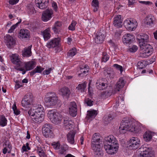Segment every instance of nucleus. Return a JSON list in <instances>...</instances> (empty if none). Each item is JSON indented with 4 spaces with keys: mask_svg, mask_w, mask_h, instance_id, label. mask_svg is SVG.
Instances as JSON below:
<instances>
[{
    "mask_svg": "<svg viewBox=\"0 0 157 157\" xmlns=\"http://www.w3.org/2000/svg\"><path fill=\"white\" fill-rule=\"evenodd\" d=\"M139 2L141 4L145 5H151L152 4V3L150 1H139Z\"/></svg>",
    "mask_w": 157,
    "mask_h": 157,
    "instance_id": "052dcab7",
    "label": "nucleus"
},
{
    "mask_svg": "<svg viewBox=\"0 0 157 157\" xmlns=\"http://www.w3.org/2000/svg\"><path fill=\"white\" fill-rule=\"evenodd\" d=\"M113 118L112 115L110 114L108 115H106L103 117L104 121L106 123H107L111 121Z\"/></svg>",
    "mask_w": 157,
    "mask_h": 157,
    "instance_id": "37998d69",
    "label": "nucleus"
},
{
    "mask_svg": "<svg viewBox=\"0 0 157 157\" xmlns=\"http://www.w3.org/2000/svg\"><path fill=\"white\" fill-rule=\"evenodd\" d=\"M52 125L49 123L44 124L42 128V132L44 136L46 138H52L54 134L52 130Z\"/></svg>",
    "mask_w": 157,
    "mask_h": 157,
    "instance_id": "6e6552de",
    "label": "nucleus"
},
{
    "mask_svg": "<svg viewBox=\"0 0 157 157\" xmlns=\"http://www.w3.org/2000/svg\"><path fill=\"white\" fill-rule=\"evenodd\" d=\"M26 71H30L33 69L35 66V62L33 61L23 62L22 66H24Z\"/></svg>",
    "mask_w": 157,
    "mask_h": 157,
    "instance_id": "b1692460",
    "label": "nucleus"
},
{
    "mask_svg": "<svg viewBox=\"0 0 157 157\" xmlns=\"http://www.w3.org/2000/svg\"><path fill=\"white\" fill-rule=\"evenodd\" d=\"M62 23L60 21L56 22L52 27V29L55 33H59L62 28Z\"/></svg>",
    "mask_w": 157,
    "mask_h": 157,
    "instance_id": "bb28decb",
    "label": "nucleus"
},
{
    "mask_svg": "<svg viewBox=\"0 0 157 157\" xmlns=\"http://www.w3.org/2000/svg\"><path fill=\"white\" fill-rule=\"evenodd\" d=\"M77 24L76 22L74 21H73L71 24L68 27V29L71 30L73 31L75 30V26Z\"/></svg>",
    "mask_w": 157,
    "mask_h": 157,
    "instance_id": "a18cd8bd",
    "label": "nucleus"
},
{
    "mask_svg": "<svg viewBox=\"0 0 157 157\" xmlns=\"http://www.w3.org/2000/svg\"><path fill=\"white\" fill-rule=\"evenodd\" d=\"M59 92L63 97L68 98L71 93L69 89L67 87H63L59 90Z\"/></svg>",
    "mask_w": 157,
    "mask_h": 157,
    "instance_id": "2f4dec72",
    "label": "nucleus"
},
{
    "mask_svg": "<svg viewBox=\"0 0 157 157\" xmlns=\"http://www.w3.org/2000/svg\"><path fill=\"white\" fill-rule=\"evenodd\" d=\"M33 123L38 124L41 123L44 120V114H37L33 113H28Z\"/></svg>",
    "mask_w": 157,
    "mask_h": 157,
    "instance_id": "1a4fd4ad",
    "label": "nucleus"
},
{
    "mask_svg": "<svg viewBox=\"0 0 157 157\" xmlns=\"http://www.w3.org/2000/svg\"><path fill=\"white\" fill-rule=\"evenodd\" d=\"M10 59L13 63L16 64L19 67L22 66V65L23 64V62L17 54H12L10 56Z\"/></svg>",
    "mask_w": 157,
    "mask_h": 157,
    "instance_id": "ddd939ff",
    "label": "nucleus"
},
{
    "mask_svg": "<svg viewBox=\"0 0 157 157\" xmlns=\"http://www.w3.org/2000/svg\"><path fill=\"white\" fill-rule=\"evenodd\" d=\"M38 154L40 157H47V155L44 152V151L40 152Z\"/></svg>",
    "mask_w": 157,
    "mask_h": 157,
    "instance_id": "338daca9",
    "label": "nucleus"
},
{
    "mask_svg": "<svg viewBox=\"0 0 157 157\" xmlns=\"http://www.w3.org/2000/svg\"><path fill=\"white\" fill-rule=\"evenodd\" d=\"M59 42V39L55 38L48 42L46 46L49 48H56L58 46Z\"/></svg>",
    "mask_w": 157,
    "mask_h": 157,
    "instance_id": "412c9836",
    "label": "nucleus"
},
{
    "mask_svg": "<svg viewBox=\"0 0 157 157\" xmlns=\"http://www.w3.org/2000/svg\"><path fill=\"white\" fill-rule=\"evenodd\" d=\"M44 101L48 106L51 107L55 106L58 102L59 100L55 93L50 92L46 96Z\"/></svg>",
    "mask_w": 157,
    "mask_h": 157,
    "instance_id": "20e7f679",
    "label": "nucleus"
},
{
    "mask_svg": "<svg viewBox=\"0 0 157 157\" xmlns=\"http://www.w3.org/2000/svg\"><path fill=\"white\" fill-rule=\"evenodd\" d=\"M123 78H120L116 85V87L120 89L123 87L125 84Z\"/></svg>",
    "mask_w": 157,
    "mask_h": 157,
    "instance_id": "58836bf2",
    "label": "nucleus"
},
{
    "mask_svg": "<svg viewBox=\"0 0 157 157\" xmlns=\"http://www.w3.org/2000/svg\"><path fill=\"white\" fill-rule=\"evenodd\" d=\"M140 130V128L138 126H135L134 123H133L132 127L130 128L129 131L132 132H138Z\"/></svg>",
    "mask_w": 157,
    "mask_h": 157,
    "instance_id": "79ce46f5",
    "label": "nucleus"
},
{
    "mask_svg": "<svg viewBox=\"0 0 157 157\" xmlns=\"http://www.w3.org/2000/svg\"><path fill=\"white\" fill-rule=\"evenodd\" d=\"M89 71V67L87 65H81L79 67V70L78 71V75L79 76L83 77L87 75Z\"/></svg>",
    "mask_w": 157,
    "mask_h": 157,
    "instance_id": "a211bd4d",
    "label": "nucleus"
},
{
    "mask_svg": "<svg viewBox=\"0 0 157 157\" xmlns=\"http://www.w3.org/2000/svg\"><path fill=\"white\" fill-rule=\"evenodd\" d=\"M36 150L37 154L40 153V152L44 151L43 148L39 145L37 146Z\"/></svg>",
    "mask_w": 157,
    "mask_h": 157,
    "instance_id": "69168bd1",
    "label": "nucleus"
},
{
    "mask_svg": "<svg viewBox=\"0 0 157 157\" xmlns=\"http://www.w3.org/2000/svg\"><path fill=\"white\" fill-rule=\"evenodd\" d=\"M104 141V148L106 152L110 155L116 154L118 148V144L116 139L113 135L105 138Z\"/></svg>",
    "mask_w": 157,
    "mask_h": 157,
    "instance_id": "f03ea898",
    "label": "nucleus"
},
{
    "mask_svg": "<svg viewBox=\"0 0 157 157\" xmlns=\"http://www.w3.org/2000/svg\"><path fill=\"white\" fill-rule=\"evenodd\" d=\"M19 0H9V3L11 5L16 4L18 2Z\"/></svg>",
    "mask_w": 157,
    "mask_h": 157,
    "instance_id": "680f3d73",
    "label": "nucleus"
},
{
    "mask_svg": "<svg viewBox=\"0 0 157 157\" xmlns=\"http://www.w3.org/2000/svg\"><path fill=\"white\" fill-rule=\"evenodd\" d=\"M7 120L4 115H0V126L3 127L7 124Z\"/></svg>",
    "mask_w": 157,
    "mask_h": 157,
    "instance_id": "c9c22d12",
    "label": "nucleus"
},
{
    "mask_svg": "<svg viewBox=\"0 0 157 157\" xmlns=\"http://www.w3.org/2000/svg\"><path fill=\"white\" fill-rule=\"evenodd\" d=\"M53 13L51 9H48L44 11L42 16V20L44 22H47L50 20L52 17Z\"/></svg>",
    "mask_w": 157,
    "mask_h": 157,
    "instance_id": "f8f14e48",
    "label": "nucleus"
},
{
    "mask_svg": "<svg viewBox=\"0 0 157 157\" xmlns=\"http://www.w3.org/2000/svg\"><path fill=\"white\" fill-rule=\"evenodd\" d=\"M132 122L130 120H123L119 128V131L121 133H124L127 131H129L132 127Z\"/></svg>",
    "mask_w": 157,
    "mask_h": 157,
    "instance_id": "423d86ee",
    "label": "nucleus"
},
{
    "mask_svg": "<svg viewBox=\"0 0 157 157\" xmlns=\"http://www.w3.org/2000/svg\"><path fill=\"white\" fill-rule=\"evenodd\" d=\"M75 132L74 131H71L67 135V139L68 142L71 144H74V137Z\"/></svg>",
    "mask_w": 157,
    "mask_h": 157,
    "instance_id": "c756f323",
    "label": "nucleus"
},
{
    "mask_svg": "<svg viewBox=\"0 0 157 157\" xmlns=\"http://www.w3.org/2000/svg\"><path fill=\"white\" fill-rule=\"evenodd\" d=\"M44 110V108L41 105H38V107L35 109H31L28 113H31L32 112L33 113H37V114H44L43 111Z\"/></svg>",
    "mask_w": 157,
    "mask_h": 157,
    "instance_id": "7c9ffc66",
    "label": "nucleus"
},
{
    "mask_svg": "<svg viewBox=\"0 0 157 157\" xmlns=\"http://www.w3.org/2000/svg\"><path fill=\"white\" fill-rule=\"evenodd\" d=\"M48 0H36V4L37 7L41 9L46 8L48 5Z\"/></svg>",
    "mask_w": 157,
    "mask_h": 157,
    "instance_id": "6ab92c4d",
    "label": "nucleus"
},
{
    "mask_svg": "<svg viewBox=\"0 0 157 157\" xmlns=\"http://www.w3.org/2000/svg\"><path fill=\"white\" fill-rule=\"evenodd\" d=\"M137 47L136 45H134L129 48V50L130 52H134L137 50Z\"/></svg>",
    "mask_w": 157,
    "mask_h": 157,
    "instance_id": "5fc2aeb1",
    "label": "nucleus"
},
{
    "mask_svg": "<svg viewBox=\"0 0 157 157\" xmlns=\"http://www.w3.org/2000/svg\"><path fill=\"white\" fill-rule=\"evenodd\" d=\"M155 135V133L152 132L148 131L144 132L143 135V138L146 142L151 141L152 137Z\"/></svg>",
    "mask_w": 157,
    "mask_h": 157,
    "instance_id": "393cba45",
    "label": "nucleus"
},
{
    "mask_svg": "<svg viewBox=\"0 0 157 157\" xmlns=\"http://www.w3.org/2000/svg\"><path fill=\"white\" fill-rule=\"evenodd\" d=\"M30 32L26 29H21L18 34V37L21 39H25L29 38Z\"/></svg>",
    "mask_w": 157,
    "mask_h": 157,
    "instance_id": "aec40b11",
    "label": "nucleus"
},
{
    "mask_svg": "<svg viewBox=\"0 0 157 157\" xmlns=\"http://www.w3.org/2000/svg\"><path fill=\"white\" fill-rule=\"evenodd\" d=\"M50 33V28L47 29L42 33V35L45 40H47L50 38L51 36Z\"/></svg>",
    "mask_w": 157,
    "mask_h": 157,
    "instance_id": "72a5a7b5",
    "label": "nucleus"
},
{
    "mask_svg": "<svg viewBox=\"0 0 157 157\" xmlns=\"http://www.w3.org/2000/svg\"><path fill=\"white\" fill-rule=\"evenodd\" d=\"M33 96L31 93H28L24 96L21 101L22 105L24 107H27L32 103Z\"/></svg>",
    "mask_w": 157,
    "mask_h": 157,
    "instance_id": "9d476101",
    "label": "nucleus"
},
{
    "mask_svg": "<svg viewBox=\"0 0 157 157\" xmlns=\"http://www.w3.org/2000/svg\"><path fill=\"white\" fill-rule=\"evenodd\" d=\"M76 53V49L74 48L69 51L67 53V56H69L72 57L74 56Z\"/></svg>",
    "mask_w": 157,
    "mask_h": 157,
    "instance_id": "c03bdc74",
    "label": "nucleus"
},
{
    "mask_svg": "<svg viewBox=\"0 0 157 157\" xmlns=\"http://www.w3.org/2000/svg\"><path fill=\"white\" fill-rule=\"evenodd\" d=\"M109 56L107 53L105 52H103L101 56V62H106L109 59Z\"/></svg>",
    "mask_w": 157,
    "mask_h": 157,
    "instance_id": "ea45409f",
    "label": "nucleus"
},
{
    "mask_svg": "<svg viewBox=\"0 0 157 157\" xmlns=\"http://www.w3.org/2000/svg\"><path fill=\"white\" fill-rule=\"evenodd\" d=\"M63 124L64 128L66 129H70L72 128L73 122L70 119L66 118L63 121Z\"/></svg>",
    "mask_w": 157,
    "mask_h": 157,
    "instance_id": "c85d7f7f",
    "label": "nucleus"
},
{
    "mask_svg": "<svg viewBox=\"0 0 157 157\" xmlns=\"http://www.w3.org/2000/svg\"><path fill=\"white\" fill-rule=\"evenodd\" d=\"M85 101L88 106H91L93 105V101L88 98L86 99Z\"/></svg>",
    "mask_w": 157,
    "mask_h": 157,
    "instance_id": "6e6d98bb",
    "label": "nucleus"
},
{
    "mask_svg": "<svg viewBox=\"0 0 157 157\" xmlns=\"http://www.w3.org/2000/svg\"><path fill=\"white\" fill-rule=\"evenodd\" d=\"M135 40V37L133 35L130 34H126L124 35L122 38L123 43L125 45H129L131 44Z\"/></svg>",
    "mask_w": 157,
    "mask_h": 157,
    "instance_id": "4468645a",
    "label": "nucleus"
},
{
    "mask_svg": "<svg viewBox=\"0 0 157 157\" xmlns=\"http://www.w3.org/2000/svg\"><path fill=\"white\" fill-rule=\"evenodd\" d=\"M140 153L139 157H151V149L148 147L143 146L139 149Z\"/></svg>",
    "mask_w": 157,
    "mask_h": 157,
    "instance_id": "2eb2a0df",
    "label": "nucleus"
},
{
    "mask_svg": "<svg viewBox=\"0 0 157 157\" xmlns=\"http://www.w3.org/2000/svg\"><path fill=\"white\" fill-rule=\"evenodd\" d=\"M27 11L29 14H33L35 11L34 8L32 4H29L27 7Z\"/></svg>",
    "mask_w": 157,
    "mask_h": 157,
    "instance_id": "a19ab883",
    "label": "nucleus"
},
{
    "mask_svg": "<svg viewBox=\"0 0 157 157\" xmlns=\"http://www.w3.org/2000/svg\"><path fill=\"white\" fill-rule=\"evenodd\" d=\"M90 82L89 83V86H88V91L89 93V94L90 95H91L93 93V90H92V87H91L90 86Z\"/></svg>",
    "mask_w": 157,
    "mask_h": 157,
    "instance_id": "0e129e2a",
    "label": "nucleus"
},
{
    "mask_svg": "<svg viewBox=\"0 0 157 157\" xmlns=\"http://www.w3.org/2000/svg\"><path fill=\"white\" fill-rule=\"evenodd\" d=\"M17 27L16 24L12 26L10 28V29L8 30V33H11L13 32V31L15 29V28Z\"/></svg>",
    "mask_w": 157,
    "mask_h": 157,
    "instance_id": "bf43d9fd",
    "label": "nucleus"
},
{
    "mask_svg": "<svg viewBox=\"0 0 157 157\" xmlns=\"http://www.w3.org/2000/svg\"><path fill=\"white\" fill-rule=\"evenodd\" d=\"M48 116L51 121L56 124H59L62 120L61 115L54 110L49 111Z\"/></svg>",
    "mask_w": 157,
    "mask_h": 157,
    "instance_id": "39448f33",
    "label": "nucleus"
},
{
    "mask_svg": "<svg viewBox=\"0 0 157 157\" xmlns=\"http://www.w3.org/2000/svg\"><path fill=\"white\" fill-rule=\"evenodd\" d=\"M124 25L126 29L129 31L134 30L137 26V23L135 20L128 19L124 21Z\"/></svg>",
    "mask_w": 157,
    "mask_h": 157,
    "instance_id": "0eeeda50",
    "label": "nucleus"
},
{
    "mask_svg": "<svg viewBox=\"0 0 157 157\" xmlns=\"http://www.w3.org/2000/svg\"><path fill=\"white\" fill-rule=\"evenodd\" d=\"M120 89L118 87H116V86H115V87L114 89L111 92L110 91H109V93H112V94H114L117 92H119L120 91Z\"/></svg>",
    "mask_w": 157,
    "mask_h": 157,
    "instance_id": "e2e57ef3",
    "label": "nucleus"
},
{
    "mask_svg": "<svg viewBox=\"0 0 157 157\" xmlns=\"http://www.w3.org/2000/svg\"><path fill=\"white\" fill-rule=\"evenodd\" d=\"M44 69V68L40 66H37L34 70L30 72V75L31 76H33L36 73H41Z\"/></svg>",
    "mask_w": 157,
    "mask_h": 157,
    "instance_id": "f704fd0d",
    "label": "nucleus"
},
{
    "mask_svg": "<svg viewBox=\"0 0 157 157\" xmlns=\"http://www.w3.org/2000/svg\"><path fill=\"white\" fill-rule=\"evenodd\" d=\"M140 49L143 51V57H147L153 52L152 46L147 44L149 41L148 36L145 34L140 35V38H137Z\"/></svg>",
    "mask_w": 157,
    "mask_h": 157,
    "instance_id": "f257e3e1",
    "label": "nucleus"
},
{
    "mask_svg": "<svg viewBox=\"0 0 157 157\" xmlns=\"http://www.w3.org/2000/svg\"><path fill=\"white\" fill-rule=\"evenodd\" d=\"M87 82H84L82 83L78 84L76 89L81 92H85V90L86 87Z\"/></svg>",
    "mask_w": 157,
    "mask_h": 157,
    "instance_id": "e433bc0d",
    "label": "nucleus"
},
{
    "mask_svg": "<svg viewBox=\"0 0 157 157\" xmlns=\"http://www.w3.org/2000/svg\"><path fill=\"white\" fill-rule=\"evenodd\" d=\"M22 149L24 151H27V149L29 150H30V148L29 147V144L27 143L26 144V145H23L22 147Z\"/></svg>",
    "mask_w": 157,
    "mask_h": 157,
    "instance_id": "3c124183",
    "label": "nucleus"
},
{
    "mask_svg": "<svg viewBox=\"0 0 157 157\" xmlns=\"http://www.w3.org/2000/svg\"><path fill=\"white\" fill-rule=\"evenodd\" d=\"M146 20V24L150 26H152L154 23L155 19L154 16L149 15L147 17Z\"/></svg>",
    "mask_w": 157,
    "mask_h": 157,
    "instance_id": "473e14b6",
    "label": "nucleus"
},
{
    "mask_svg": "<svg viewBox=\"0 0 157 157\" xmlns=\"http://www.w3.org/2000/svg\"><path fill=\"white\" fill-rule=\"evenodd\" d=\"M87 112V117L89 119L94 118L98 113L97 111L94 110L88 111Z\"/></svg>",
    "mask_w": 157,
    "mask_h": 157,
    "instance_id": "4c0bfd02",
    "label": "nucleus"
},
{
    "mask_svg": "<svg viewBox=\"0 0 157 157\" xmlns=\"http://www.w3.org/2000/svg\"><path fill=\"white\" fill-rule=\"evenodd\" d=\"M32 45L25 47L22 51V54L24 57H29L32 55L31 49Z\"/></svg>",
    "mask_w": 157,
    "mask_h": 157,
    "instance_id": "cd10ccee",
    "label": "nucleus"
},
{
    "mask_svg": "<svg viewBox=\"0 0 157 157\" xmlns=\"http://www.w3.org/2000/svg\"><path fill=\"white\" fill-rule=\"evenodd\" d=\"M113 24L117 28H121L122 26V21L121 16L120 15H117L113 19Z\"/></svg>",
    "mask_w": 157,
    "mask_h": 157,
    "instance_id": "5701e85b",
    "label": "nucleus"
},
{
    "mask_svg": "<svg viewBox=\"0 0 157 157\" xmlns=\"http://www.w3.org/2000/svg\"><path fill=\"white\" fill-rule=\"evenodd\" d=\"M52 146L55 149H58L59 148L60 144L58 142H54L52 144Z\"/></svg>",
    "mask_w": 157,
    "mask_h": 157,
    "instance_id": "603ef678",
    "label": "nucleus"
},
{
    "mask_svg": "<svg viewBox=\"0 0 157 157\" xmlns=\"http://www.w3.org/2000/svg\"><path fill=\"white\" fill-rule=\"evenodd\" d=\"M98 134L95 133L94 134L91 140V147L92 149L96 153V155H101L102 152L101 148L100 145V136Z\"/></svg>",
    "mask_w": 157,
    "mask_h": 157,
    "instance_id": "7ed1b4c3",
    "label": "nucleus"
},
{
    "mask_svg": "<svg viewBox=\"0 0 157 157\" xmlns=\"http://www.w3.org/2000/svg\"><path fill=\"white\" fill-rule=\"evenodd\" d=\"M3 146L6 147L7 148H8L10 150L12 149L11 145L8 141L7 140L3 144Z\"/></svg>",
    "mask_w": 157,
    "mask_h": 157,
    "instance_id": "864d4df0",
    "label": "nucleus"
},
{
    "mask_svg": "<svg viewBox=\"0 0 157 157\" xmlns=\"http://www.w3.org/2000/svg\"><path fill=\"white\" fill-rule=\"evenodd\" d=\"M59 148V153L61 154H63L64 152L66 151V148L64 145H61Z\"/></svg>",
    "mask_w": 157,
    "mask_h": 157,
    "instance_id": "09e8293b",
    "label": "nucleus"
},
{
    "mask_svg": "<svg viewBox=\"0 0 157 157\" xmlns=\"http://www.w3.org/2000/svg\"><path fill=\"white\" fill-rule=\"evenodd\" d=\"M138 68L140 69H142L146 67L145 62L144 61H139L138 63Z\"/></svg>",
    "mask_w": 157,
    "mask_h": 157,
    "instance_id": "49530a36",
    "label": "nucleus"
},
{
    "mask_svg": "<svg viewBox=\"0 0 157 157\" xmlns=\"http://www.w3.org/2000/svg\"><path fill=\"white\" fill-rule=\"evenodd\" d=\"M5 42L9 48H11L15 44L16 41L15 39L10 35H6L5 39Z\"/></svg>",
    "mask_w": 157,
    "mask_h": 157,
    "instance_id": "dca6fc26",
    "label": "nucleus"
},
{
    "mask_svg": "<svg viewBox=\"0 0 157 157\" xmlns=\"http://www.w3.org/2000/svg\"><path fill=\"white\" fill-rule=\"evenodd\" d=\"M105 36L103 33L99 32L97 33L95 38V41L97 44H101L104 40Z\"/></svg>",
    "mask_w": 157,
    "mask_h": 157,
    "instance_id": "4be33fe9",
    "label": "nucleus"
},
{
    "mask_svg": "<svg viewBox=\"0 0 157 157\" xmlns=\"http://www.w3.org/2000/svg\"><path fill=\"white\" fill-rule=\"evenodd\" d=\"M113 67H115L116 69L120 70L121 73H122L123 71V68L122 66L118 64H115L113 65Z\"/></svg>",
    "mask_w": 157,
    "mask_h": 157,
    "instance_id": "8fccbe9b",
    "label": "nucleus"
},
{
    "mask_svg": "<svg viewBox=\"0 0 157 157\" xmlns=\"http://www.w3.org/2000/svg\"><path fill=\"white\" fill-rule=\"evenodd\" d=\"M121 35L120 32L119 31H116L114 33L115 37L117 39Z\"/></svg>",
    "mask_w": 157,
    "mask_h": 157,
    "instance_id": "774afa93",
    "label": "nucleus"
},
{
    "mask_svg": "<svg viewBox=\"0 0 157 157\" xmlns=\"http://www.w3.org/2000/svg\"><path fill=\"white\" fill-rule=\"evenodd\" d=\"M52 70V68H48V69H46L43 72V74L44 75H49L51 72V71Z\"/></svg>",
    "mask_w": 157,
    "mask_h": 157,
    "instance_id": "13d9d810",
    "label": "nucleus"
},
{
    "mask_svg": "<svg viewBox=\"0 0 157 157\" xmlns=\"http://www.w3.org/2000/svg\"><path fill=\"white\" fill-rule=\"evenodd\" d=\"M140 141L136 137H132L129 140L128 147L129 149L136 150L138 148L140 145Z\"/></svg>",
    "mask_w": 157,
    "mask_h": 157,
    "instance_id": "9b49d317",
    "label": "nucleus"
},
{
    "mask_svg": "<svg viewBox=\"0 0 157 157\" xmlns=\"http://www.w3.org/2000/svg\"><path fill=\"white\" fill-rule=\"evenodd\" d=\"M97 88L100 90H103L107 86V84L104 83L103 79H99L96 83Z\"/></svg>",
    "mask_w": 157,
    "mask_h": 157,
    "instance_id": "a878e982",
    "label": "nucleus"
},
{
    "mask_svg": "<svg viewBox=\"0 0 157 157\" xmlns=\"http://www.w3.org/2000/svg\"><path fill=\"white\" fill-rule=\"evenodd\" d=\"M12 109L14 113L16 115H18L20 113V111L17 109L16 105L14 104L12 107Z\"/></svg>",
    "mask_w": 157,
    "mask_h": 157,
    "instance_id": "de8ad7c7",
    "label": "nucleus"
},
{
    "mask_svg": "<svg viewBox=\"0 0 157 157\" xmlns=\"http://www.w3.org/2000/svg\"><path fill=\"white\" fill-rule=\"evenodd\" d=\"M69 113L73 117H75L77 114V105L74 101L71 102L69 106Z\"/></svg>",
    "mask_w": 157,
    "mask_h": 157,
    "instance_id": "f3484780",
    "label": "nucleus"
},
{
    "mask_svg": "<svg viewBox=\"0 0 157 157\" xmlns=\"http://www.w3.org/2000/svg\"><path fill=\"white\" fill-rule=\"evenodd\" d=\"M99 2L98 0H93L92 5L93 7H99Z\"/></svg>",
    "mask_w": 157,
    "mask_h": 157,
    "instance_id": "4d7b16f0",
    "label": "nucleus"
}]
</instances>
